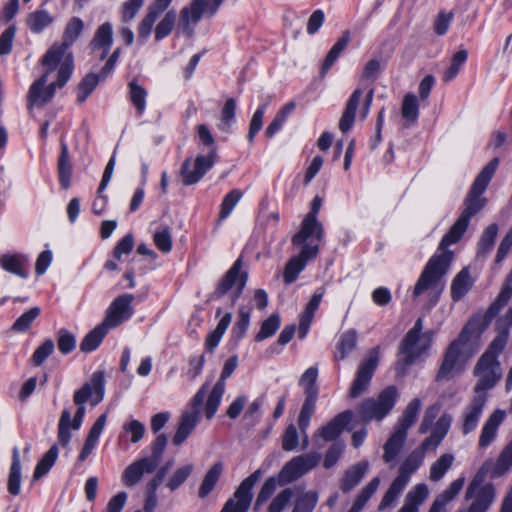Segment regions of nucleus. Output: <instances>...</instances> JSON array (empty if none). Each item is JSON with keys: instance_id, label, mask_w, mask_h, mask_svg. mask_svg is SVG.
<instances>
[{"instance_id": "9d476101", "label": "nucleus", "mask_w": 512, "mask_h": 512, "mask_svg": "<svg viewBox=\"0 0 512 512\" xmlns=\"http://www.w3.org/2000/svg\"><path fill=\"white\" fill-rule=\"evenodd\" d=\"M261 476V470L254 471L237 487L233 497L229 498L220 512H248L253 498L252 489Z\"/></svg>"}, {"instance_id": "79ce46f5", "label": "nucleus", "mask_w": 512, "mask_h": 512, "mask_svg": "<svg viewBox=\"0 0 512 512\" xmlns=\"http://www.w3.org/2000/svg\"><path fill=\"white\" fill-rule=\"evenodd\" d=\"M147 96V90L136 80H132L128 83V98L139 116H141L146 109Z\"/></svg>"}, {"instance_id": "864d4df0", "label": "nucleus", "mask_w": 512, "mask_h": 512, "mask_svg": "<svg viewBox=\"0 0 512 512\" xmlns=\"http://www.w3.org/2000/svg\"><path fill=\"white\" fill-rule=\"evenodd\" d=\"M176 22V12L168 11L162 20L156 25L154 37L156 41H161L172 32Z\"/></svg>"}, {"instance_id": "5fc2aeb1", "label": "nucleus", "mask_w": 512, "mask_h": 512, "mask_svg": "<svg viewBox=\"0 0 512 512\" xmlns=\"http://www.w3.org/2000/svg\"><path fill=\"white\" fill-rule=\"evenodd\" d=\"M318 498L316 491L303 493L296 499L292 512H313L318 503Z\"/></svg>"}, {"instance_id": "4c0bfd02", "label": "nucleus", "mask_w": 512, "mask_h": 512, "mask_svg": "<svg viewBox=\"0 0 512 512\" xmlns=\"http://www.w3.org/2000/svg\"><path fill=\"white\" fill-rule=\"evenodd\" d=\"M349 40L350 33L349 31H345L342 34V36L337 40V42L332 46V48L328 51L321 67L322 76H324L334 65L342 51L347 47Z\"/></svg>"}, {"instance_id": "a878e982", "label": "nucleus", "mask_w": 512, "mask_h": 512, "mask_svg": "<svg viewBox=\"0 0 512 512\" xmlns=\"http://www.w3.org/2000/svg\"><path fill=\"white\" fill-rule=\"evenodd\" d=\"M369 469V462L362 460L349 467L340 479V489L347 493L354 489L365 476Z\"/></svg>"}, {"instance_id": "c756f323", "label": "nucleus", "mask_w": 512, "mask_h": 512, "mask_svg": "<svg viewBox=\"0 0 512 512\" xmlns=\"http://www.w3.org/2000/svg\"><path fill=\"white\" fill-rule=\"evenodd\" d=\"M473 280L467 267L463 268L453 278L451 283V298L454 302L460 301L472 288Z\"/></svg>"}, {"instance_id": "680f3d73", "label": "nucleus", "mask_w": 512, "mask_h": 512, "mask_svg": "<svg viewBox=\"0 0 512 512\" xmlns=\"http://www.w3.org/2000/svg\"><path fill=\"white\" fill-rule=\"evenodd\" d=\"M489 392L488 391H478L474 392V396L471 399L469 405L466 408V413L464 416H479L483 412V408L488 400Z\"/></svg>"}, {"instance_id": "bf43d9fd", "label": "nucleus", "mask_w": 512, "mask_h": 512, "mask_svg": "<svg viewBox=\"0 0 512 512\" xmlns=\"http://www.w3.org/2000/svg\"><path fill=\"white\" fill-rule=\"evenodd\" d=\"M198 418H182L173 437V444L181 445L195 429Z\"/></svg>"}, {"instance_id": "423d86ee", "label": "nucleus", "mask_w": 512, "mask_h": 512, "mask_svg": "<svg viewBox=\"0 0 512 512\" xmlns=\"http://www.w3.org/2000/svg\"><path fill=\"white\" fill-rule=\"evenodd\" d=\"M424 453L422 449L413 450L402 462L399 467L398 476L392 481L390 487L385 492L378 506L379 511H383L399 497L410 481L411 475L414 474L424 461Z\"/></svg>"}, {"instance_id": "cd10ccee", "label": "nucleus", "mask_w": 512, "mask_h": 512, "mask_svg": "<svg viewBox=\"0 0 512 512\" xmlns=\"http://www.w3.org/2000/svg\"><path fill=\"white\" fill-rule=\"evenodd\" d=\"M429 490L426 484L414 486L406 495L403 506L398 512H419V507L428 498Z\"/></svg>"}, {"instance_id": "f03ea898", "label": "nucleus", "mask_w": 512, "mask_h": 512, "mask_svg": "<svg viewBox=\"0 0 512 512\" xmlns=\"http://www.w3.org/2000/svg\"><path fill=\"white\" fill-rule=\"evenodd\" d=\"M84 29L79 17H72L66 25L61 44H53L42 59L45 73L32 83L28 93L30 105L43 106L52 99L57 88H62L73 72V55L68 48Z\"/></svg>"}, {"instance_id": "f3484780", "label": "nucleus", "mask_w": 512, "mask_h": 512, "mask_svg": "<svg viewBox=\"0 0 512 512\" xmlns=\"http://www.w3.org/2000/svg\"><path fill=\"white\" fill-rule=\"evenodd\" d=\"M133 300V294H122L116 297L108 307L102 322L111 329L127 321L133 315Z\"/></svg>"}, {"instance_id": "f8f14e48", "label": "nucleus", "mask_w": 512, "mask_h": 512, "mask_svg": "<svg viewBox=\"0 0 512 512\" xmlns=\"http://www.w3.org/2000/svg\"><path fill=\"white\" fill-rule=\"evenodd\" d=\"M321 459L317 452H310L292 458L279 472V481L282 484L291 483L315 468Z\"/></svg>"}, {"instance_id": "6e6552de", "label": "nucleus", "mask_w": 512, "mask_h": 512, "mask_svg": "<svg viewBox=\"0 0 512 512\" xmlns=\"http://www.w3.org/2000/svg\"><path fill=\"white\" fill-rule=\"evenodd\" d=\"M104 393V372L95 371L91 375L90 380L74 394V403L77 406L74 416H84L85 413L88 412L85 408V405L88 404L91 407H95L103 400Z\"/></svg>"}, {"instance_id": "3c124183", "label": "nucleus", "mask_w": 512, "mask_h": 512, "mask_svg": "<svg viewBox=\"0 0 512 512\" xmlns=\"http://www.w3.org/2000/svg\"><path fill=\"white\" fill-rule=\"evenodd\" d=\"M281 319L279 314L273 313L262 322L260 330L255 336V340L261 342L275 334L280 327Z\"/></svg>"}, {"instance_id": "dca6fc26", "label": "nucleus", "mask_w": 512, "mask_h": 512, "mask_svg": "<svg viewBox=\"0 0 512 512\" xmlns=\"http://www.w3.org/2000/svg\"><path fill=\"white\" fill-rule=\"evenodd\" d=\"M378 363L379 352L377 348H374L369 352L368 357L358 366L356 377L349 390V395L352 398L360 396L368 389Z\"/></svg>"}, {"instance_id": "20e7f679", "label": "nucleus", "mask_w": 512, "mask_h": 512, "mask_svg": "<svg viewBox=\"0 0 512 512\" xmlns=\"http://www.w3.org/2000/svg\"><path fill=\"white\" fill-rule=\"evenodd\" d=\"M512 468V440L505 445L498 458L486 460L471 480L466 490V499L474 498L472 502L487 509L490 508L495 499V488L491 483L482 485L485 478H499Z\"/></svg>"}, {"instance_id": "4d7b16f0", "label": "nucleus", "mask_w": 512, "mask_h": 512, "mask_svg": "<svg viewBox=\"0 0 512 512\" xmlns=\"http://www.w3.org/2000/svg\"><path fill=\"white\" fill-rule=\"evenodd\" d=\"M242 196L243 194L239 189H233L224 196L220 206V220L226 219L231 214L234 207L241 200Z\"/></svg>"}, {"instance_id": "a211bd4d", "label": "nucleus", "mask_w": 512, "mask_h": 512, "mask_svg": "<svg viewBox=\"0 0 512 512\" xmlns=\"http://www.w3.org/2000/svg\"><path fill=\"white\" fill-rule=\"evenodd\" d=\"M462 352L463 349L456 346V343H450L436 374V381L450 380L464 371L465 365L462 361Z\"/></svg>"}, {"instance_id": "2f4dec72", "label": "nucleus", "mask_w": 512, "mask_h": 512, "mask_svg": "<svg viewBox=\"0 0 512 512\" xmlns=\"http://www.w3.org/2000/svg\"><path fill=\"white\" fill-rule=\"evenodd\" d=\"M449 429V422L447 418H439L435 423L431 434L427 437L417 449H422L423 453L429 449H435L441 443L443 438L446 436Z\"/></svg>"}, {"instance_id": "de8ad7c7", "label": "nucleus", "mask_w": 512, "mask_h": 512, "mask_svg": "<svg viewBox=\"0 0 512 512\" xmlns=\"http://www.w3.org/2000/svg\"><path fill=\"white\" fill-rule=\"evenodd\" d=\"M59 450L56 444L52 445L51 448L44 454L42 459L37 463L34 471V479L38 480L46 475L49 470L55 464L58 458Z\"/></svg>"}, {"instance_id": "f704fd0d", "label": "nucleus", "mask_w": 512, "mask_h": 512, "mask_svg": "<svg viewBox=\"0 0 512 512\" xmlns=\"http://www.w3.org/2000/svg\"><path fill=\"white\" fill-rule=\"evenodd\" d=\"M357 331L349 329L340 335L337 351L334 355L336 361L344 360L357 346Z\"/></svg>"}, {"instance_id": "49530a36", "label": "nucleus", "mask_w": 512, "mask_h": 512, "mask_svg": "<svg viewBox=\"0 0 512 512\" xmlns=\"http://www.w3.org/2000/svg\"><path fill=\"white\" fill-rule=\"evenodd\" d=\"M508 338V335L498 332V335L492 340L480 358L494 363H500L498 357L506 347Z\"/></svg>"}, {"instance_id": "7c9ffc66", "label": "nucleus", "mask_w": 512, "mask_h": 512, "mask_svg": "<svg viewBox=\"0 0 512 512\" xmlns=\"http://www.w3.org/2000/svg\"><path fill=\"white\" fill-rule=\"evenodd\" d=\"M54 21V17L44 8L40 7L30 13L26 19V25L34 34L42 33Z\"/></svg>"}, {"instance_id": "052dcab7", "label": "nucleus", "mask_w": 512, "mask_h": 512, "mask_svg": "<svg viewBox=\"0 0 512 512\" xmlns=\"http://www.w3.org/2000/svg\"><path fill=\"white\" fill-rule=\"evenodd\" d=\"M402 116L407 121L415 122L419 114V105L417 97L414 94H406L402 103Z\"/></svg>"}, {"instance_id": "0e129e2a", "label": "nucleus", "mask_w": 512, "mask_h": 512, "mask_svg": "<svg viewBox=\"0 0 512 512\" xmlns=\"http://www.w3.org/2000/svg\"><path fill=\"white\" fill-rule=\"evenodd\" d=\"M57 347L64 355L71 353L76 347V337L67 329H60L57 332Z\"/></svg>"}, {"instance_id": "6ab92c4d", "label": "nucleus", "mask_w": 512, "mask_h": 512, "mask_svg": "<svg viewBox=\"0 0 512 512\" xmlns=\"http://www.w3.org/2000/svg\"><path fill=\"white\" fill-rule=\"evenodd\" d=\"M414 418H402L394 428L393 433L383 446V460L390 463L396 459L401 452L407 438V432L413 425Z\"/></svg>"}, {"instance_id": "5701e85b", "label": "nucleus", "mask_w": 512, "mask_h": 512, "mask_svg": "<svg viewBox=\"0 0 512 512\" xmlns=\"http://www.w3.org/2000/svg\"><path fill=\"white\" fill-rule=\"evenodd\" d=\"M155 470L154 463L141 458L126 467L122 475V481L126 486L133 487L142 479L144 474H150Z\"/></svg>"}, {"instance_id": "e2e57ef3", "label": "nucleus", "mask_w": 512, "mask_h": 512, "mask_svg": "<svg viewBox=\"0 0 512 512\" xmlns=\"http://www.w3.org/2000/svg\"><path fill=\"white\" fill-rule=\"evenodd\" d=\"M278 484L283 485L279 481V477L278 478H276V477H269L264 482V484L262 485V487H261V489H260V491H259V493L257 495L256 501H255V509H257L259 506H261L262 504H264L265 502L268 501V499L276 491Z\"/></svg>"}, {"instance_id": "6e6d98bb", "label": "nucleus", "mask_w": 512, "mask_h": 512, "mask_svg": "<svg viewBox=\"0 0 512 512\" xmlns=\"http://www.w3.org/2000/svg\"><path fill=\"white\" fill-rule=\"evenodd\" d=\"M453 456L451 454H443L435 461L430 468V479L432 481L441 480L445 473L449 470L453 463Z\"/></svg>"}, {"instance_id": "a19ab883", "label": "nucleus", "mask_w": 512, "mask_h": 512, "mask_svg": "<svg viewBox=\"0 0 512 512\" xmlns=\"http://www.w3.org/2000/svg\"><path fill=\"white\" fill-rule=\"evenodd\" d=\"M223 471L221 462L215 463L205 474L198 490V496L201 499L206 498L215 488Z\"/></svg>"}, {"instance_id": "f257e3e1", "label": "nucleus", "mask_w": 512, "mask_h": 512, "mask_svg": "<svg viewBox=\"0 0 512 512\" xmlns=\"http://www.w3.org/2000/svg\"><path fill=\"white\" fill-rule=\"evenodd\" d=\"M499 165V158L490 160L476 176L465 199L464 209L458 219L450 227L439 243L438 252L426 263L414 288L413 298L424 293L428 294L431 306L436 305L445 289L444 276L448 273L453 261V252L448 250L452 244L459 242L466 232L470 220L486 205L487 199L483 193L487 189Z\"/></svg>"}, {"instance_id": "58836bf2", "label": "nucleus", "mask_w": 512, "mask_h": 512, "mask_svg": "<svg viewBox=\"0 0 512 512\" xmlns=\"http://www.w3.org/2000/svg\"><path fill=\"white\" fill-rule=\"evenodd\" d=\"M349 40L350 33L349 31H345L342 34V36L337 40V42L332 46V48L328 51L321 67L322 76H324L334 65L342 51L347 47Z\"/></svg>"}, {"instance_id": "bb28decb", "label": "nucleus", "mask_w": 512, "mask_h": 512, "mask_svg": "<svg viewBox=\"0 0 512 512\" xmlns=\"http://www.w3.org/2000/svg\"><path fill=\"white\" fill-rule=\"evenodd\" d=\"M363 91L360 88H357L353 91L351 96L349 97L345 110L339 121V129L342 133H347L353 127L356 112L360 103V99L362 97Z\"/></svg>"}, {"instance_id": "9b49d317", "label": "nucleus", "mask_w": 512, "mask_h": 512, "mask_svg": "<svg viewBox=\"0 0 512 512\" xmlns=\"http://www.w3.org/2000/svg\"><path fill=\"white\" fill-rule=\"evenodd\" d=\"M216 149L213 147L207 155H198L195 159L187 158L180 169L182 183L190 186L199 182L215 164Z\"/></svg>"}, {"instance_id": "69168bd1", "label": "nucleus", "mask_w": 512, "mask_h": 512, "mask_svg": "<svg viewBox=\"0 0 512 512\" xmlns=\"http://www.w3.org/2000/svg\"><path fill=\"white\" fill-rule=\"evenodd\" d=\"M343 429L344 424L337 418H334L318 431V436L324 441H334L342 433Z\"/></svg>"}, {"instance_id": "393cba45", "label": "nucleus", "mask_w": 512, "mask_h": 512, "mask_svg": "<svg viewBox=\"0 0 512 512\" xmlns=\"http://www.w3.org/2000/svg\"><path fill=\"white\" fill-rule=\"evenodd\" d=\"M512 296V271L509 273L497 298L485 312L483 324L488 325L509 302Z\"/></svg>"}, {"instance_id": "338daca9", "label": "nucleus", "mask_w": 512, "mask_h": 512, "mask_svg": "<svg viewBox=\"0 0 512 512\" xmlns=\"http://www.w3.org/2000/svg\"><path fill=\"white\" fill-rule=\"evenodd\" d=\"M479 326V320L476 318L470 319L467 324L462 328L457 339L451 343H456V346L463 349V347L470 341V339L476 334Z\"/></svg>"}, {"instance_id": "1a4fd4ad", "label": "nucleus", "mask_w": 512, "mask_h": 512, "mask_svg": "<svg viewBox=\"0 0 512 512\" xmlns=\"http://www.w3.org/2000/svg\"><path fill=\"white\" fill-rule=\"evenodd\" d=\"M292 245L299 247L300 252L297 256L292 257L285 266L283 273L285 284L293 283L304 270L307 262L315 258L319 252V242H312L307 238L301 243H295L292 240Z\"/></svg>"}, {"instance_id": "aec40b11", "label": "nucleus", "mask_w": 512, "mask_h": 512, "mask_svg": "<svg viewBox=\"0 0 512 512\" xmlns=\"http://www.w3.org/2000/svg\"><path fill=\"white\" fill-rule=\"evenodd\" d=\"M0 267L21 279H27L30 275V257L19 252L3 253L0 255Z\"/></svg>"}, {"instance_id": "0eeeda50", "label": "nucleus", "mask_w": 512, "mask_h": 512, "mask_svg": "<svg viewBox=\"0 0 512 512\" xmlns=\"http://www.w3.org/2000/svg\"><path fill=\"white\" fill-rule=\"evenodd\" d=\"M242 265V258L239 257L219 280L215 290L210 295L211 301L227 297L231 306L237 302L248 281V272L242 271Z\"/></svg>"}, {"instance_id": "c85d7f7f", "label": "nucleus", "mask_w": 512, "mask_h": 512, "mask_svg": "<svg viewBox=\"0 0 512 512\" xmlns=\"http://www.w3.org/2000/svg\"><path fill=\"white\" fill-rule=\"evenodd\" d=\"M464 482L465 479L463 477L454 480L447 489L436 497L429 512H443L445 506L459 494L463 488Z\"/></svg>"}, {"instance_id": "b1692460", "label": "nucleus", "mask_w": 512, "mask_h": 512, "mask_svg": "<svg viewBox=\"0 0 512 512\" xmlns=\"http://www.w3.org/2000/svg\"><path fill=\"white\" fill-rule=\"evenodd\" d=\"M207 0H193L190 7H184L180 12V28L193 34L191 25H196L205 13Z\"/></svg>"}, {"instance_id": "72a5a7b5", "label": "nucleus", "mask_w": 512, "mask_h": 512, "mask_svg": "<svg viewBox=\"0 0 512 512\" xmlns=\"http://www.w3.org/2000/svg\"><path fill=\"white\" fill-rule=\"evenodd\" d=\"M7 488L10 494L17 496L21 489V462L17 447L12 452V463L8 476Z\"/></svg>"}, {"instance_id": "c9c22d12", "label": "nucleus", "mask_w": 512, "mask_h": 512, "mask_svg": "<svg viewBox=\"0 0 512 512\" xmlns=\"http://www.w3.org/2000/svg\"><path fill=\"white\" fill-rule=\"evenodd\" d=\"M58 176L61 187L68 189L71 183L72 165L68 147L64 142L61 143V153L58 159Z\"/></svg>"}, {"instance_id": "603ef678", "label": "nucleus", "mask_w": 512, "mask_h": 512, "mask_svg": "<svg viewBox=\"0 0 512 512\" xmlns=\"http://www.w3.org/2000/svg\"><path fill=\"white\" fill-rule=\"evenodd\" d=\"M468 58V52L465 49L457 51L451 59L449 68L443 74L445 82L452 81L459 73L461 67L465 64Z\"/></svg>"}, {"instance_id": "a18cd8bd", "label": "nucleus", "mask_w": 512, "mask_h": 512, "mask_svg": "<svg viewBox=\"0 0 512 512\" xmlns=\"http://www.w3.org/2000/svg\"><path fill=\"white\" fill-rule=\"evenodd\" d=\"M82 418H60L58 426V441L65 447L71 439V432L77 431L81 427Z\"/></svg>"}, {"instance_id": "2eb2a0df", "label": "nucleus", "mask_w": 512, "mask_h": 512, "mask_svg": "<svg viewBox=\"0 0 512 512\" xmlns=\"http://www.w3.org/2000/svg\"><path fill=\"white\" fill-rule=\"evenodd\" d=\"M473 375L477 379L473 391L478 392L484 390L489 392L501 380L503 370L500 363H494L479 358L474 366Z\"/></svg>"}, {"instance_id": "37998d69", "label": "nucleus", "mask_w": 512, "mask_h": 512, "mask_svg": "<svg viewBox=\"0 0 512 512\" xmlns=\"http://www.w3.org/2000/svg\"><path fill=\"white\" fill-rule=\"evenodd\" d=\"M497 235L498 225L496 223H491L484 229L478 241L477 257L485 258L491 252Z\"/></svg>"}, {"instance_id": "8fccbe9b", "label": "nucleus", "mask_w": 512, "mask_h": 512, "mask_svg": "<svg viewBox=\"0 0 512 512\" xmlns=\"http://www.w3.org/2000/svg\"><path fill=\"white\" fill-rule=\"evenodd\" d=\"M502 418H489L482 428L479 438L481 448L488 447L496 438L497 430L501 425Z\"/></svg>"}, {"instance_id": "ddd939ff", "label": "nucleus", "mask_w": 512, "mask_h": 512, "mask_svg": "<svg viewBox=\"0 0 512 512\" xmlns=\"http://www.w3.org/2000/svg\"><path fill=\"white\" fill-rule=\"evenodd\" d=\"M398 397V388L394 385L387 386L376 398H367L362 402V416H387L395 406Z\"/></svg>"}, {"instance_id": "13d9d810", "label": "nucleus", "mask_w": 512, "mask_h": 512, "mask_svg": "<svg viewBox=\"0 0 512 512\" xmlns=\"http://www.w3.org/2000/svg\"><path fill=\"white\" fill-rule=\"evenodd\" d=\"M380 484V479L378 477H374L371 479V481L362 488L360 493L357 495L353 507H355L357 510L361 511L368 500L374 495V493L377 491Z\"/></svg>"}, {"instance_id": "473e14b6", "label": "nucleus", "mask_w": 512, "mask_h": 512, "mask_svg": "<svg viewBox=\"0 0 512 512\" xmlns=\"http://www.w3.org/2000/svg\"><path fill=\"white\" fill-rule=\"evenodd\" d=\"M105 419L106 418H97L96 422L91 427L89 434L86 438V441L84 443V446L78 456V460L80 462L85 461L94 450L99 440V437L105 427Z\"/></svg>"}, {"instance_id": "39448f33", "label": "nucleus", "mask_w": 512, "mask_h": 512, "mask_svg": "<svg viewBox=\"0 0 512 512\" xmlns=\"http://www.w3.org/2000/svg\"><path fill=\"white\" fill-rule=\"evenodd\" d=\"M237 366V355L229 357L224 362L220 377L211 389L206 402L204 403V399L208 389V383H204L191 399L190 406L192 413L184 414L183 416H199L200 414H204L205 416H214L225 393V381L234 373Z\"/></svg>"}, {"instance_id": "09e8293b", "label": "nucleus", "mask_w": 512, "mask_h": 512, "mask_svg": "<svg viewBox=\"0 0 512 512\" xmlns=\"http://www.w3.org/2000/svg\"><path fill=\"white\" fill-rule=\"evenodd\" d=\"M40 313L41 309L39 307L36 306L30 308L15 320L11 326V330L18 333H24L28 331Z\"/></svg>"}, {"instance_id": "ea45409f", "label": "nucleus", "mask_w": 512, "mask_h": 512, "mask_svg": "<svg viewBox=\"0 0 512 512\" xmlns=\"http://www.w3.org/2000/svg\"><path fill=\"white\" fill-rule=\"evenodd\" d=\"M349 40L350 33L349 31H345L342 34V36L337 40V42L332 46V48L328 51L321 67L322 76H324L334 65L342 51L347 47Z\"/></svg>"}, {"instance_id": "4468645a", "label": "nucleus", "mask_w": 512, "mask_h": 512, "mask_svg": "<svg viewBox=\"0 0 512 512\" xmlns=\"http://www.w3.org/2000/svg\"><path fill=\"white\" fill-rule=\"evenodd\" d=\"M322 199L316 196L311 204V210L306 214L302 220L300 230L293 236L295 243L305 241V238L310 239L312 242H321L324 237V229L322 224L317 219V214L321 208Z\"/></svg>"}, {"instance_id": "e433bc0d", "label": "nucleus", "mask_w": 512, "mask_h": 512, "mask_svg": "<svg viewBox=\"0 0 512 512\" xmlns=\"http://www.w3.org/2000/svg\"><path fill=\"white\" fill-rule=\"evenodd\" d=\"M108 331L109 328L101 322L83 338L80 344L81 351L89 353L97 349Z\"/></svg>"}, {"instance_id": "7ed1b4c3", "label": "nucleus", "mask_w": 512, "mask_h": 512, "mask_svg": "<svg viewBox=\"0 0 512 512\" xmlns=\"http://www.w3.org/2000/svg\"><path fill=\"white\" fill-rule=\"evenodd\" d=\"M512 468V440L505 445L498 458L486 460L471 480L466 490V499L474 498L472 502L487 509L490 508L495 499V488L491 483L482 485L485 478H499Z\"/></svg>"}, {"instance_id": "c03bdc74", "label": "nucleus", "mask_w": 512, "mask_h": 512, "mask_svg": "<svg viewBox=\"0 0 512 512\" xmlns=\"http://www.w3.org/2000/svg\"><path fill=\"white\" fill-rule=\"evenodd\" d=\"M107 77L102 76V69L98 74L88 73L78 85L77 102L82 104L96 88L98 83Z\"/></svg>"}, {"instance_id": "4be33fe9", "label": "nucleus", "mask_w": 512, "mask_h": 512, "mask_svg": "<svg viewBox=\"0 0 512 512\" xmlns=\"http://www.w3.org/2000/svg\"><path fill=\"white\" fill-rule=\"evenodd\" d=\"M113 44V26L110 22L101 24L95 31L89 43L92 52L101 51L99 60L103 61L109 55Z\"/></svg>"}, {"instance_id": "412c9836", "label": "nucleus", "mask_w": 512, "mask_h": 512, "mask_svg": "<svg viewBox=\"0 0 512 512\" xmlns=\"http://www.w3.org/2000/svg\"><path fill=\"white\" fill-rule=\"evenodd\" d=\"M431 346V338L424 339V336H415V339L406 342V336L400 343L399 352L403 355L402 361L405 366L413 364Z\"/></svg>"}, {"instance_id": "774afa93", "label": "nucleus", "mask_w": 512, "mask_h": 512, "mask_svg": "<svg viewBox=\"0 0 512 512\" xmlns=\"http://www.w3.org/2000/svg\"><path fill=\"white\" fill-rule=\"evenodd\" d=\"M293 497V490L285 488L279 492L271 501L267 512H282Z\"/></svg>"}]
</instances>
